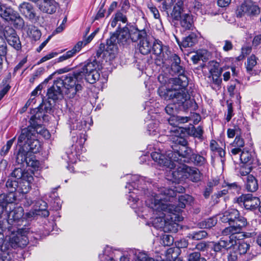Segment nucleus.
I'll return each mask as SVG.
<instances>
[{
    "instance_id": "obj_1",
    "label": "nucleus",
    "mask_w": 261,
    "mask_h": 261,
    "mask_svg": "<svg viewBox=\"0 0 261 261\" xmlns=\"http://www.w3.org/2000/svg\"><path fill=\"white\" fill-rule=\"evenodd\" d=\"M166 53L162 58L164 64L170 65L171 70L178 74L177 77L171 78L169 83L171 85L170 88H160L158 92L160 96L164 99H176L181 103H184L186 107L189 106L190 101L187 100L189 98L188 92L185 88L188 85V79L185 74V69L180 65V59L176 54L171 53L169 48H165Z\"/></svg>"
},
{
    "instance_id": "obj_2",
    "label": "nucleus",
    "mask_w": 261,
    "mask_h": 261,
    "mask_svg": "<svg viewBox=\"0 0 261 261\" xmlns=\"http://www.w3.org/2000/svg\"><path fill=\"white\" fill-rule=\"evenodd\" d=\"M219 219L222 222L228 223L229 225L222 231L224 236L239 233L247 225V219L240 216L239 212L234 208L225 211L220 215Z\"/></svg>"
},
{
    "instance_id": "obj_3",
    "label": "nucleus",
    "mask_w": 261,
    "mask_h": 261,
    "mask_svg": "<svg viewBox=\"0 0 261 261\" xmlns=\"http://www.w3.org/2000/svg\"><path fill=\"white\" fill-rule=\"evenodd\" d=\"M161 200V198H156L155 196L152 194L151 197L145 200V203L148 207L152 209L153 214L156 215L152 221L153 226L163 231L167 221L166 218L169 217V214L172 213L169 211L165 212L163 210L162 206L165 205V202Z\"/></svg>"
},
{
    "instance_id": "obj_4",
    "label": "nucleus",
    "mask_w": 261,
    "mask_h": 261,
    "mask_svg": "<svg viewBox=\"0 0 261 261\" xmlns=\"http://www.w3.org/2000/svg\"><path fill=\"white\" fill-rule=\"evenodd\" d=\"M170 17L173 22L178 21L183 30H190L194 27L193 16L190 11L186 10L184 2L178 0L173 5Z\"/></svg>"
},
{
    "instance_id": "obj_5",
    "label": "nucleus",
    "mask_w": 261,
    "mask_h": 261,
    "mask_svg": "<svg viewBox=\"0 0 261 261\" xmlns=\"http://www.w3.org/2000/svg\"><path fill=\"white\" fill-rule=\"evenodd\" d=\"M132 184L127 183L125 188H128L129 190V193H133V194H130L128 196V200L132 201L134 203L137 202L139 198L137 196H135L134 192H132V188L133 190L136 191H142L143 192L145 196H146L145 200L148 198L151 197V195L155 196L156 198H159V194L158 193H155L152 191H149L148 185L150 186V183L149 181H146L145 178L144 177H140L137 175H134L132 176Z\"/></svg>"
},
{
    "instance_id": "obj_6",
    "label": "nucleus",
    "mask_w": 261,
    "mask_h": 261,
    "mask_svg": "<svg viewBox=\"0 0 261 261\" xmlns=\"http://www.w3.org/2000/svg\"><path fill=\"white\" fill-rule=\"evenodd\" d=\"M99 65L96 59L89 60L84 63L81 67L77 69L76 75L81 81L84 79L91 84H95L100 77L98 70Z\"/></svg>"
},
{
    "instance_id": "obj_7",
    "label": "nucleus",
    "mask_w": 261,
    "mask_h": 261,
    "mask_svg": "<svg viewBox=\"0 0 261 261\" xmlns=\"http://www.w3.org/2000/svg\"><path fill=\"white\" fill-rule=\"evenodd\" d=\"M171 147L178 161V158L184 159V161L188 162L193 153V149L188 146V141L184 138L177 135L172 136L170 138Z\"/></svg>"
},
{
    "instance_id": "obj_8",
    "label": "nucleus",
    "mask_w": 261,
    "mask_h": 261,
    "mask_svg": "<svg viewBox=\"0 0 261 261\" xmlns=\"http://www.w3.org/2000/svg\"><path fill=\"white\" fill-rule=\"evenodd\" d=\"M76 72L77 69L72 73L63 75L56 80L58 85L62 88L64 87L67 89L65 93L69 98H73L77 92L82 89V86L80 84L76 83V82L81 81V80L77 77Z\"/></svg>"
},
{
    "instance_id": "obj_9",
    "label": "nucleus",
    "mask_w": 261,
    "mask_h": 261,
    "mask_svg": "<svg viewBox=\"0 0 261 261\" xmlns=\"http://www.w3.org/2000/svg\"><path fill=\"white\" fill-rule=\"evenodd\" d=\"M130 34L128 29V24L121 28L119 25L116 32L112 34L109 39H107V48L113 50L117 48V44L125 45L129 41Z\"/></svg>"
},
{
    "instance_id": "obj_10",
    "label": "nucleus",
    "mask_w": 261,
    "mask_h": 261,
    "mask_svg": "<svg viewBox=\"0 0 261 261\" xmlns=\"http://www.w3.org/2000/svg\"><path fill=\"white\" fill-rule=\"evenodd\" d=\"M260 13V7L252 0H245L238 7L236 12L237 17L247 16L251 18L258 16Z\"/></svg>"
},
{
    "instance_id": "obj_11",
    "label": "nucleus",
    "mask_w": 261,
    "mask_h": 261,
    "mask_svg": "<svg viewBox=\"0 0 261 261\" xmlns=\"http://www.w3.org/2000/svg\"><path fill=\"white\" fill-rule=\"evenodd\" d=\"M0 16L7 21H10L16 27H21L23 24V19L17 12L1 2Z\"/></svg>"
},
{
    "instance_id": "obj_12",
    "label": "nucleus",
    "mask_w": 261,
    "mask_h": 261,
    "mask_svg": "<svg viewBox=\"0 0 261 261\" xmlns=\"http://www.w3.org/2000/svg\"><path fill=\"white\" fill-rule=\"evenodd\" d=\"M174 153L169 151L164 154L159 151L153 152L151 154L152 160L161 166H166L169 168L176 167V157L173 156Z\"/></svg>"
},
{
    "instance_id": "obj_13",
    "label": "nucleus",
    "mask_w": 261,
    "mask_h": 261,
    "mask_svg": "<svg viewBox=\"0 0 261 261\" xmlns=\"http://www.w3.org/2000/svg\"><path fill=\"white\" fill-rule=\"evenodd\" d=\"M29 232V228H21L18 229L16 234L11 237L10 243L13 248H23L29 243L28 234Z\"/></svg>"
},
{
    "instance_id": "obj_14",
    "label": "nucleus",
    "mask_w": 261,
    "mask_h": 261,
    "mask_svg": "<svg viewBox=\"0 0 261 261\" xmlns=\"http://www.w3.org/2000/svg\"><path fill=\"white\" fill-rule=\"evenodd\" d=\"M158 191L159 194V199L161 198V200L164 202L174 199L176 197L177 193H183L185 189L180 186H175L173 189L161 187L158 188Z\"/></svg>"
},
{
    "instance_id": "obj_15",
    "label": "nucleus",
    "mask_w": 261,
    "mask_h": 261,
    "mask_svg": "<svg viewBox=\"0 0 261 261\" xmlns=\"http://www.w3.org/2000/svg\"><path fill=\"white\" fill-rule=\"evenodd\" d=\"M176 161H175L176 163V167L171 169H173L171 171L172 177L171 179L174 182H180L185 180L187 178L188 168L189 166L185 164H180L178 162V159L176 158Z\"/></svg>"
},
{
    "instance_id": "obj_16",
    "label": "nucleus",
    "mask_w": 261,
    "mask_h": 261,
    "mask_svg": "<svg viewBox=\"0 0 261 261\" xmlns=\"http://www.w3.org/2000/svg\"><path fill=\"white\" fill-rule=\"evenodd\" d=\"M142 23L144 24L142 27L128 24L130 39L132 41L137 42L139 40H141L147 36V23L145 20L142 21Z\"/></svg>"
},
{
    "instance_id": "obj_17",
    "label": "nucleus",
    "mask_w": 261,
    "mask_h": 261,
    "mask_svg": "<svg viewBox=\"0 0 261 261\" xmlns=\"http://www.w3.org/2000/svg\"><path fill=\"white\" fill-rule=\"evenodd\" d=\"M4 35L10 45L17 50L21 49V45L19 38L12 28L6 27L4 30Z\"/></svg>"
},
{
    "instance_id": "obj_18",
    "label": "nucleus",
    "mask_w": 261,
    "mask_h": 261,
    "mask_svg": "<svg viewBox=\"0 0 261 261\" xmlns=\"http://www.w3.org/2000/svg\"><path fill=\"white\" fill-rule=\"evenodd\" d=\"M237 202L247 210L254 209L257 207L260 201L257 197H254L252 194H245L240 196L237 199Z\"/></svg>"
},
{
    "instance_id": "obj_19",
    "label": "nucleus",
    "mask_w": 261,
    "mask_h": 261,
    "mask_svg": "<svg viewBox=\"0 0 261 261\" xmlns=\"http://www.w3.org/2000/svg\"><path fill=\"white\" fill-rule=\"evenodd\" d=\"M190 198L189 195H180L178 196V204L177 205L171 204L167 203H165V205L162 206L163 210L166 212L169 211L172 214L179 213L181 208H184L186 206V204L188 202V199Z\"/></svg>"
},
{
    "instance_id": "obj_20",
    "label": "nucleus",
    "mask_w": 261,
    "mask_h": 261,
    "mask_svg": "<svg viewBox=\"0 0 261 261\" xmlns=\"http://www.w3.org/2000/svg\"><path fill=\"white\" fill-rule=\"evenodd\" d=\"M36 137V133L30 127H25L21 129V133L18 137L17 145L20 147L25 148L27 144H29L33 138Z\"/></svg>"
},
{
    "instance_id": "obj_21",
    "label": "nucleus",
    "mask_w": 261,
    "mask_h": 261,
    "mask_svg": "<svg viewBox=\"0 0 261 261\" xmlns=\"http://www.w3.org/2000/svg\"><path fill=\"white\" fill-rule=\"evenodd\" d=\"M228 240H220L217 242H212V249L215 252H221L227 250L236 244L234 240V234H230Z\"/></svg>"
},
{
    "instance_id": "obj_22",
    "label": "nucleus",
    "mask_w": 261,
    "mask_h": 261,
    "mask_svg": "<svg viewBox=\"0 0 261 261\" xmlns=\"http://www.w3.org/2000/svg\"><path fill=\"white\" fill-rule=\"evenodd\" d=\"M250 246L245 242L239 243L236 252L239 255V261H250L252 259L254 255L249 253Z\"/></svg>"
},
{
    "instance_id": "obj_23",
    "label": "nucleus",
    "mask_w": 261,
    "mask_h": 261,
    "mask_svg": "<svg viewBox=\"0 0 261 261\" xmlns=\"http://www.w3.org/2000/svg\"><path fill=\"white\" fill-rule=\"evenodd\" d=\"M47 96L48 99H51L54 102L63 98L62 87L57 84L56 81H55L53 85L48 89Z\"/></svg>"
},
{
    "instance_id": "obj_24",
    "label": "nucleus",
    "mask_w": 261,
    "mask_h": 261,
    "mask_svg": "<svg viewBox=\"0 0 261 261\" xmlns=\"http://www.w3.org/2000/svg\"><path fill=\"white\" fill-rule=\"evenodd\" d=\"M177 214H169V217L166 218L165 226H164L163 231L172 233L177 232L179 225L175 221L177 219Z\"/></svg>"
},
{
    "instance_id": "obj_25",
    "label": "nucleus",
    "mask_w": 261,
    "mask_h": 261,
    "mask_svg": "<svg viewBox=\"0 0 261 261\" xmlns=\"http://www.w3.org/2000/svg\"><path fill=\"white\" fill-rule=\"evenodd\" d=\"M23 212V208L21 206H19L14 207L8 214V223L14 225V223L21 221L24 215Z\"/></svg>"
},
{
    "instance_id": "obj_26",
    "label": "nucleus",
    "mask_w": 261,
    "mask_h": 261,
    "mask_svg": "<svg viewBox=\"0 0 261 261\" xmlns=\"http://www.w3.org/2000/svg\"><path fill=\"white\" fill-rule=\"evenodd\" d=\"M34 178L30 173L24 175V179L18 181V193L21 194L28 193L31 188V183L33 181Z\"/></svg>"
},
{
    "instance_id": "obj_27",
    "label": "nucleus",
    "mask_w": 261,
    "mask_h": 261,
    "mask_svg": "<svg viewBox=\"0 0 261 261\" xmlns=\"http://www.w3.org/2000/svg\"><path fill=\"white\" fill-rule=\"evenodd\" d=\"M40 204L43 206V207L39 210H34L25 214V217L27 219H32L36 217L37 216H40L43 217H47L49 213L47 210V204L44 201H41L40 202Z\"/></svg>"
},
{
    "instance_id": "obj_28",
    "label": "nucleus",
    "mask_w": 261,
    "mask_h": 261,
    "mask_svg": "<svg viewBox=\"0 0 261 261\" xmlns=\"http://www.w3.org/2000/svg\"><path fill=\"white\" fill-rule=\"evenodd\" d=\"M19 10L20 13L29 19H34L36 14L33 6L27 2H23L19 6Z\"/></svg>"
},
{
    "instance_id": "obj_29",
    "label": "nucleus",
    "mask_w": 261,
    "mask_h": 261,
    "mask_svg": "<svg viewBox=\"0 0 261 261\" xmlns=\"http://www.w3.org/2000/svg\"><path fill=\"white\" fill-rule=\"evenodd\" d=\"M206 156V152L204 151H201L200 152V154L193 152L188 163H192L193 164L197 166H204L207 164Z\"/></svg>"
},
{
    "instance_id": "obj_30",
    "label": "nucleus",
    "mask_w": 261,
    "mask_h": 261,
    "mask_svg": "<svg viewBox=\"0 0 261 261\" xmlns=\"http://www.w3.org/2000/svg\"><path fill=\"white\" fill-rule=\"evenodd\" d=\"M188 95H189L188 94ZM165 100H167L166 99H165ZM169 100L170 99H168L167 100ZM171 100L173 101V102L174 103L168 105L165 109V110L166 112L167 113V114H168V115H171V116L174 115V114L176 113V112L177 111V108L174 103L176 102V103H178L179 106H180V105L182 106L183 108L185 109H188V108L191 107L192 106V105H193L192 100L190 99V96H189V98L187 100L190 101V103H188V105L189 106L187 108L185 107L184 103H181L178 102L177 101H176L175 99H172Z\"/></svg>"
},
{
    "instance_id": "obj_31",
    "label": "nucleus",
    "mask_w": 261,
    "mask_h": 261,
    "mask_svg": "<svg viewBox=\"0 0 261 261\" xmlns=\"http://www.w3.org/2000/svg\"><path fill=\"white\" fill-rule=\"evenodd\" d=\"M16 196L15 193L9 192L8 194L3 193L0 194V206L3 208L7 209V205L9 203H12L15 201Z\"/></svg>"
},
{
    "instance_id": "obj_32",
    "label": "nucleus",
    "mask_w": 261,
    "mask_h": 261,
    "mask_svg": "<svg viewBox=\"0 0 261 261\" xmlns=\"http://www.w3.org/2000/svg\"><path fill=\"white\" fill-rule=\"evenodd\" d=\"M138 45L140 52L143 55H147L151 51L152 41H150L146 37L140 41Z\"/></svg>"
},
{
    "instance_id": "obj_33",
    "label": "nucleus",
    "mask_w": 261,
    "mask_h": 261,
    "mask_svg": "<svg viewBox=\"0 0 261 261\" xmlns=\"http://www.w3.org/2000/svg\"><path fill=\"white\" fill-rule=\"evenodd\" d=\"M209 53L205 49L199 50L191 57V60L194 64H197L199 61L205 62L208 59Z\"/></svg>"
},
{
    "instance_id": "obj_34",
    "label": "nucleus",
    "mask_w": 261,
    "mask_h": 261,
    "mask_svg": "<svg viewBox=\"0 0 261 261\" xmlns=\"http://www.w3.org/2000/svg\"><path fill=\"white\" fill-rule=\"evenodd\" d=\"M187 178H189L191 181L197 182L201 180L202 174L198 169L189 166V168L187 170Z\"/></svg>"
},
{
    "instance_id": "obj_35",
    "label": "nucleus",
    "mask_w": 261,
    "mask_h": 261,
    "mask_svg": "<svg viewBox=\"0 0 261 261\" xmlns=\"http://www.w3.org/2000/svg\"><path fill=\"white\" fill-rule=\"evenodd\" d=\"M50 100V99H48V98L45 100L42 99V102L37 108V113L45 112L50 113L52 111V109L55 103V102H51Z\"/></svg>"
},
{
    "instance_id": "obj_36",
    "label": "nucleus",
    "mask_w": 261,
    "mask_h": 261,
    "mask_svg": "<svg viewBox=\"0 0 261 261\" xmlns=\"http://www.w3.org/2000/svg\"><path fill=\"white\" fill-rule=\"evenodd\" d=\"M134 261H156L154 258L149 256L147 254L138 250H134L132 251Z\"/></svg>"
},
{
    "instance_id": "obj_37",
    "label": "nucleus",
    "mask_w": 261,
    "mask_h": 261,
    "mask_svg": "<svg viewBox=\"0 0 261 261\" xmlns=\"http://www.w3.org/2000/svg\"><path fill=\"white\" fill-rule=\"evenodd\" d=\"M245 187L248 191L255 192L258 188L257 179L253 175H249L247 178Z\"/></svg>"
},
{
    "instance_id": "obj_38",
    "label": "nucleus",
    "mask_w": 261,
    "mask_h": 261,
    "mask_svg": "<svg viewBox=\"0 0 261 261\" xmlns=\"http://www.w3.org/2000/svg\"><path fill=\"white\" fill-rule=\"evenodd\" d=\"M16 255L17 254L11 252L9 249H3L2 247L0 252V261H18L15 258Z\"/></svg>"
},
{
    "instance_id": "obj_39",
    "label": "nucleus",
    "mask_w": 261,
    "mask_h": 261,
    "mask_svg": "<svg viewBox=\"0 0 261 261\" xmlns=\"http://www.w3.org/2000/svg\"><path fill=\"white\" fill-rule=\"evenodd\" d=\"M29 152L24 147H20L19 149L16 156V162L18 164H26L29 158L28 154Z\"/></svg>"
},
{
    "instance_id": "obj_40",
    "label": "nucleus",
    "mask_w": 261,
    "mask_h": 261,
    "mask_svg": "<svg viewBox=\"0 0 261 261\" xmlns=\"http://www.w3.org/2000/svg\"><path fill=\"white\" fill-rule=\"evenodd\" d=\"M32 141L29 143V144H27L25 145V149L29 152H32L33 153H36L39 152L41 145L39 140L35 138H33V140H31Z\"/></svg>"
},
{
    "instance_id": "obj_41",
    "label": "nucleus",
    "mask_w": 261,
    "mask_h": 261,
    "mask_svg": "<svg viewBox=\"0 0 261 261\" xmlns=\"http://www.w3.org/2000/svg\"><path fill=\"white\" fill-rule=\"evenodd\" d=\"M240 160L244 164L249 165L256 164V163H254L255 161V159L253 158L250 152L248 151L243 150L240 154Z\"/></svg>"
},
{
    "instance_id": "obj_42",
    "label": "nucleus",
    "mask_w": 261,
    "mask_h": 261,
    "mask_svg": "<svg viewBox=\"0 0 261 261\" xmlns=\"http://www.w3.org/2000/svg\"><path fill=\"white\" fill-rule=\"evenodd\" d=\"M186 132L189 136L201 139L202 137L203 131L202 128L200 126H198L197 127H194L193 125H191L186 129Z\"/></svg>"
},
{
    "instance_id": "obj_43",
    "label": "nucleus",
    "mask_w": 261,
    "mask_h": 261,
    "mask_svg": "<svg viewBox=\"0 0 261 261\" xmlns=\"http://www.w3.org/2000/svg\"><path fill=\"white\" fill-rule=\"evenodd\" d=\"M152 46L151 50L153 51V54L156 56H160L162 58L164 57V55L166 53L165 51V48H169L167 46H163L162 44L160 43H155L154 42H152Z\"/></svg>"
},
{
    "instance_id": "obj_44",
    "label": "nucleus",
    "mask_w": 261,
    "mask_h": 261,
    "mask_svg": "<svg viewBox=\"0 0 261 261\" xmlns=\"http://www.w3.org/2000/svg\"><path fill=\"white\" fill-rule=\"evenodd\" d=\"M197 42L196 35L194 33H192L183 39L181 45L184 47H191L193 46Z\"/></svg>"
},
{
    "instance_id": "obj_45",
    "label": "nucleus",
    "mask_w": 261,
    "mask_h": 261,
    "mask_svg": "<svg viewBox=\"0 0 261 261\" xmlns=\"http://www.w3.org/2000/svg\"><path fill=\"white\" fill-rule=\"evenodd\" d=\"M213 83L218 87L220 86L222 83V79L220 78L222 71L218 69L213 68L210 70Z\"/></svg>"
},
{
    "instance_id": "obj_46",
    "label": "nucleus",
    "mask_w": 261,
    "mask_h": 261,
    "mask_svg": "<svg viewBox=\"0 0 261 261\" xmlns=\"http://www.w3.org/2000/svg\"><path fill=\"white\" fill-rule=\"evenodd\" d=\"M18 181L9 178L6 183L7 190L10 193H15L16 191L18 192Z\"/></svg>"
},
{
    "instance_id": "obj_47",
    "label": "nucleus",
    "mask_w": 261,
    "mask_h": 261,
    "mask_svg": "<svg viewBox=\"0 0 261 261\" xmlns=\"http://www.w3.org/2000/svg\"><path fill=\"white\" fill-rule=\"evenodd\" d=\"M188 261H206L205 258L201 256L199 252L194 251L187 252Z\"/></svg>"
},
{
    "instance_id": "obj_48",
    "label": "nucleus",
    "mask_w": 261,
    "mask_h": 261,
    "mask_svg": "<svg viewBox=\"0 0 261 261\" xmlns=\"http://www.w3.org/2000/svg\"><path fill=\"white\" fill-rule=\"evenodd\" d=\"M83 45V41L78 42L71 50H68L64 55L68 59L71 58V57H73L77 53L80 51L82 48Z\"/></svg>"
},
{
    "instance_id": "obj_49",
    "label": "nucleus",
    "mask_w": 261,
    "mask_h": 261,
    "mask_svg": "<svg viewBox=\"0 0 261 261\" xmlns=\"http://www.w3.org/2000/svg\"><path fill=\"white\" fill-rule=\"evenodd\" d=\"M27 173H30L27 171L22 170L20 168H16L11 173V175L12 177L16 178L18 180L17 181H19L24 179V175Z\"/></svg>"
},
{
    "instance_id": "obj_50",
    "label": "nucleus",
    "mask_w": 261,
    "mask_h": 261,
    "mask_svg": "<svg viewBox=\"0 0 261 261\" xmlns=\"http://www.w3.org/2000/svg\"><path fill=\"white\" fill-rule=\"evenodd\" d=\"M217 222L215 217H211L202 221L200 223V226L204 228H210L214 226Z\"/></svg>"
},
{
    "instance_id": "obj_51",
    "label": "nucleus",
    "mask_w": 261,
    "mask_h": 261,
    "mask_svg": "<svg viewBox=\"0 0 261 261\" xmlns=\"http://www.w3.org/2000/svg\"><path fill=\"white\" fill-rule=\"evenodd\" d=\"M87 140V136L85 134H82L77 138L75 143L76 148H77V153L84 151L83 145Z\"/></svg>"
},
{
    "instance_id": "obj_52",
    "label": "nucleus",
    "mask_w": 261,
    "mask_h": 261,
    "mask_svg": "<svg viewBox=\"0 0 261 261\" xmlns=\"http://www.w3.org/2000/svg\"><path fill=\"white\" fill-rule=\"evenodd\" d=\"M207 236V233L205 231L200 230L190 233L188 237L192 240H200L206 238Z\"/></svg>"
},
{
    "instance_id": "obj_53",
    "label": "nucleus",
    "mask_w": 261,
    "mask_h": 261,
    "mask_svg": "<svg viewBox=\"0 0 261 261\" xmlns=\"http://www.w3.org/2000/svg\"><path fill=\"white\" fill-rule=\"evenodd\" d=\"M16 137H14L12 139L7 142L6 145L4 146L1 151L0 154L1 156H5L9 152L10 149L12 144H13L14 141L15 140Z\"/></svg>"
},
{
    "instance_id": "obj_54",
    "label": "nucleus",
    "mask_w": 261,
    "mask_h": 261,
    "mask_svg": "<svg viewBox=\"0 0 261 261\" xmlns=\"http://www.w3.org/2000/svg\"><path fill=\"white\" fill-rule=\"evenodd\" d=\"M256 58L254 55H252L247 59L246 69L248 72L252 71L253 67L256 65Z\"/></svg>"
},
{
    "instance_id": "obj_55",
    "label": "nucleus",
    "mask_w": 261,
    "mask_h": 261,
    "mask_svg": "<svg viewBox=\"0 0 261 261\" xmlns=\"http://www.w3.org/2000/svg\"><path fill=\"white\" fill-rule=\"evenodd\" d=\"M37 113L33 116L31 117L30 120L29 121L30 124L28 125L27 127H30V129L33 130V131L35 132L36 129H39L40 128V125L38 121L36 120V115Z\"/></svg>"
},
{
    "instance_id": "obj_56",
    "label": "nucleus",
    "mask_w": 261,
    "mask_h": 261,
    "mask_svg": "<svg viewBox=\"0 0 261 261\" xmlns=\"http://www.w3.org/2000/svg\"><path fill=\"white\" fill-rule=\"evenodd\" d=\"M253 168V165L244 164L240 168V173L242 176H245L251 171Z\"/></svg>"
},
{
    "instance_id": "obj_57",
    "label": "nucleus",
    "mask_w": 261,
    "mask_h": 261,
    "mask_svg": "<svg viewBox=\"0 0 261 261\" xmlns=\"http://www.w3.org/2000/svg\"><path fill=\"white\" fill-rule=\"evenodd\" d=\"M162 241L164 246H170L173 244L174 239L171 235L165 234L163 236Z\"/></svg>"
},
{
    "instance_id": "obj_58",
    "label": "nucleus",
    "mask_w": 261,
    "mask_h": 261,
    "mask_svg": "<svg viewBox=\"0 0 261 261\" xmlns=\"http://www.w3.org/2000/svg\"><path fill=\"white\" fill-rule=\"evenodd\" d=\"M147 7L150 10V12L153 14L155 19H158L160 20L161 19L159 10L155 6H154L152 4H148Z\"/></svg>"
},
{
    "instance_id": "obj_59",
    "label": "nucleus",
    "mask_w": 261,
    "mask_h": 261,
    "mask_svg": "<svg viewBox=\"0 0 261 261\" xmlns=\"http://www.w3.org/2000/svg\"><path fill=\"white\" fill-rule=\"evenodd\" d=\"M244 144L245 143L243 139L241 138L240 136L237 135L232 143V146L241 148L244 147Z\"/></svg>"
},
{
    "instance_id": "obj_60",
    "label": "nucleus",
    "mask_w": 261,
    "mask_h": 261,
    "mask_svg": "<svg viewBox=\"0 0 261 261\" xmlns=\"http://www.w3.org/2000/svg\"><path fill=\"white\" fill-rule=\"evenodd\" d=\"M26 165L27 166H30L34 168V169L37 168L39 167L40 163L38 161L34 159L33 158L28 159Z\"/></svg>"
},
{
    "instance_id": "obj_61",
    "label": "nucleus",
    "mask_w": 261,
    "mask_h": 261,
    "mask_svg": "<svg viewBox=\"0 0 261 261\" xmlns=\"http://www.w3.org/2000/svg\"><path fill=\"white\" fill-rule=\"evenodd\" d=\"M38 134H40L44 138L48 139L50 137V134L48 130L44 128V127H42V126H40V128L39 129H36V131L35 132Z\"/></svg>"
},
{
    "instance_id": "obj_62",
    "label": "nucleus",
    "mask_w": 261,
    "mask_h": 261,
    "mask_svg": "<svg viewBox=\"0 0 261 261\" xmlns=\"http://www.w3.org/2000/svg\"><path fill=\"white\" fill-rule=\"evenodd\" d=\"M7 44L4 39L0 36V55H6Z\"/></svg>"
},
{
    "instance_id": "obj_63",
    "label": "nucleus",
    "mask_w": 261,
    "mask_h": 261,
    "mask_svg": "<svg viewBox=\"0 0 261 261\" xmlns=\"http://www.w3.org/2000/svg\"><path fill=\"white\" fill-rule=\"evenodd\" d=\"M30 35H31V37L35 41L39 40L41 36L40 31L35 28L32 29L30 30Z\"/></svg>"
},
{
    "instance_id": "obj_64",
    "label": "nucleus",
    "mask_w": 261,
    "mask_h": 261,
    "mask_svg": "<svg viewBox=\"0 0 261 261\" xmlns=\"http://www.w3.org/2000/svg\"><path fill=\"white\" fill-rule=\"evenodd\" d=\"M228 261H239V255L238 252H231L228 255Z\"/></svg>"
}]
</instances>
